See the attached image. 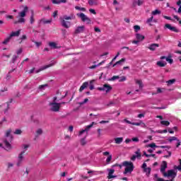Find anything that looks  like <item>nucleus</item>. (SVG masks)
Returning <instances> with one entry per match:
<instances>
[{"mask_svg": "<svg viewBox=\"0 0 181 181\" xmlns=\"http://www.w3.org/2000/svg\"><path fill=\"white\" fill-rule=\"evenodd\" d=\"M57 101V97L54 96L53 98L52 102L49 103V107L50 110L53 112H59L60 111V107H62V104H66V103H56Z\"/></svg>", "mask_w": 181, "mask_h": 181, "instance_id": "obj_1", "label": "nucleus"}, {"mask_svg": "<svg viewBox=\"0 0 181 181\" xmlns=\"http://www.w3.org/2000/svg\"><path fill=\"white\" fill-rule=\"evenodd\" d=\"M11 132H12L11 129L8 130L6 132V137L4 140V144L6 151H11V149L12 148V146L9 143V142H12V139H13L12 135H11Z\"/></svg>", "mask_w": 181, "mask_h": 181, "instance_id": "obj_2", "label": "nucleus"}, {"mask_svg": "<svg viewBox=\"0 0 181 181\" xmlns=\"http://www.w3.org/2000/svg\"><path fill=\"white\" fill-rule=\"evenodd\" d=\"M122 166L125 168L123 173L124 175H128V173L131 175V173L134 172V169H135V166H134V163L132 161H124L122 163Z\"/></svg>", "mask_w": 181, "mask_h": 181, "instance_id": "obj_3", "label": "nucleus"}, {"mask_svg": "<svg viewBox=\"0 0 181 181\" xmlns=\"http://www.w3.org/2000/svg\"><path fill=\"white\" fill-rule=\"evenodd\" d=\"M59 19L61 21L62 26L65 28V29H69V28L71 26V23L66 21H71V19H73V16H64L63 17H60Z\"/></svg>", "mask_w": 181, "mask_h": 181, "instance_id": "obj_4", "label": "nucleus"}, {"mask_svg": "<svg viewBox=\"0 0 181 181\" xmlns=\"http://www.w3.org/2000/svg\"><path fill=\"white\" fill-rule=\"evenodd\" d=\"M29 11V8L28 6H24V8L22 11L18 13V18H20L18 21H14V24L16 25L18 23H25V16H26V13Z\"/></svg>", "mask_w": 181, "mask_h": 181, "instance_id": "obj_5", "label": "nucleus"}, {"mask_svg": "<svg viewBox=\"0 0 181 181\" xmlns=\"http://www.w3.org/2000/svg\"><path fill=\"white\" fill-rule=\"evenodd\" d=\"M76 16L80 18L82 22H86V23H87L88 25L91 23V19H90V18L86 16V14H84L83 13H77Z\"/></svg>", "mask_w": 181, "mask_h": 181, "instance_id": "obj_6", "label": "nucleus"}, {"mask_svg": "<svg viewBox=\"0 0 181 181\" xmlns=\"http://www.w3.org/2000/svg\"><path fill=\"white\" fill-rule=\"evenodd\" d=\"M134 155H133L130 160L134 162L136 159H141V157L142 156V154L141 153V149L137 148V150L134 152Z\"/></svg>", "mask_w": 181, "mask_h": 181, "instance_id": "obj_7", "label": "nucleus"}, {"mask_svg": "<svg viewBox=\"0 0 181 181\" xmlns=\"http://www.w3.org/2000/svg\"><path fill=\"white\" fill-rule=\"evenodd\" d=\"M163 175L165 177H172V179H175L176 177V172H175V170H170Z\"/></svg>", "mask_w": 181, "mask_h": 181, "instance_id": "obj_8", "label": "nucleus"}, {"mask_svg": "<svg viewBox=\"0 0 181 181\" xmlns=\"http://www.w3.org/2000/svg\"><path fill=\"white\" fill-rule=\"evenodd\" d=\"M147 148H160L161 149H170V146H156L155 143L147 145Z\"/></svg>", "mask_w": 181, "mask_h": 181, "instance_id": "obj_9", "label": "nucleus"}, {"mask_svg": "<svg viewBox=\"0 0 181 181\" xmlns=\"http://www.w3.org/2000/svg\"><path fill=\"white\" fill-rule=\"evenodd\" d=\"M25 154V151H22L19 155H18V162H17V166H21L22 163H23V160H25V157L23 155Z\"/></svg>", "mask_w": 181, "mask_h": 181, "instance_id": "obj_10", "label": "nucleus"}, {"mask_svg": "<svg viewBox=\"0 0 181 181\" xmlns=\"http://www.w3.org/2000/svg\"><path fill=\"white\" fill-rule=\"evenodd\" d=\"M98 90H100V91H105L106 93H108V91L112 90V87L108 84H105L103 87L98 88Z\"/></svg>", "mask_w": 181, "mask_h": 181, "instance_id": "obj_11", "label": "nucleus"}, {"mask_svg": "<svg viewBox=\"0 0 181 181\" xmlns=\"http://www.w3.org/2000/svg\"><path fill=\"white\" fill-rule=\"evenodd\" d=\"M168 168V163L166 161H163L160 165V172L163 175L166 173V168Z\"/></svg>", "mask_w": 181, "mask_h": 181, "instance_id": "obj_12", "label": "nucleus"}, {"mask_svg": "<svg viewBox=\"0 0 181 181\" xmlns=\"http://www.w3.org/2000/svg\"><path fill=\"white\" fill-rule=\"evenodd\" d=\"M165 28H167V29H169L172 32H175V33H179V32H180L179 29L176 28V27L172 26L170 24H165Z\"/></svg>", "mask_w": 181, "mask_h": 181, "instance_id": "obj_13", "label": "nucleus"}, {"mask_svg": "<svg viewBox=\"0 0 181 181\" xmlns=\"http://www.w3.org/2000/svg\"><path fill=\"white\" fill-rule=\"evenodd\" d=\"M93 125H95V123L94 122H93L90 124L86 126L85 129H82L81 132H79V135H83L84 132H88V129H90V128H93Z\"/></svg>", "mask_w": 181, "mask_h": 181, "instance_id": "obj_14", "label": "nucleus"}, {"mask_svg": "<svg viewBox=\"0 0 181 181\" xmlns=\"http://www.w3.org/2000/svg\"><path fill=\"white\" fill-rule=\"evenodd\" d=\"M52 66H54V63H52L41 67L40 69L36 70L35 73H40V71H43V70H46V69H49V67H52Z\"/></svg>", "mask_w": 181, "mask_h": 181, "instance_id": "obj_15", "label": "nucleus"}, {"mask_svg": "<svg viewBox=\"0 0 181 181\" xmlns=\"http://www.w3.org/2000/svg\"><path fill=\"white\" fill-rule=\"evenodd\" d=\"M157 47H159V44L153 43V44H151L148 47V49H149V50H151V52H155Z\"/></svg>", "mask_w": 181, "mask_h": 181, "instance_id": "obj_16", "label": "nucleus"}, {"mask_svg": "<svg viewBox=\"0 0 181 181\" xmlns=\"http://www.w3.org/2000/svg\"><path fill=\"white\" fill-rule=\"evenodd\" d=\"M132 125H136V127H141L142 128H146V124L140 120V122H132Z\"/></svg>", "mask_w": 181, "mask_h": 181, "instance_id": "obj_17", "label": "nucleus"}, {"mask_svg": "<svg viewBox=\"0 0 181 181\" xmlns=\"http://www.w3.org/2000/svg\"><path fill=\"white\" fill-rule=\"evenodd\" d=\"M21 35V30H18L16 32H11V33L10 34V37L12 39V37H18Z\"/></svg>", "mask_w": 181, "mask_h": 181, "instance_id": "obj_18", "label": "nucleus"}, {"mask_svg": "<svg viewBox=\"0 0 181 181\" xmlns=\"http://www.w3.org/2000/svg\"><path fill=\"white\" fill-rule=\"evenodd\" d=\"M136 39L137 40H139V42H142V40H144L145 39V36H144L143 35H141L139 33H136Z\"/></svg>", "mask_w": 181, "mask_h": 181, "instance_id": "obj_19", "label": "nucleus"}, {"mask_svg": "<svg viewBox=\"0 0 181 181\" xmlns=\"http://www.w3.org/2000/svg\"><path fill=\"white\" fill-rule=\"evenodd\" d=\"M166 60V62H168V63H170V64H172V63H173V59L170 58V57H166L165 56L160 57V60H163L165 59Z\"/></svg>", "mask_w": 181, "mask_h": 181, "instance_id": "obj_20", "label": "nucleus"}, {"mask_svg": "<svg viewBox=\"0 0 181 181\" xmlns=\"http://www.w3.org/2000/svg\"><path fill=\"white\" fill-rule=\"evenodd\" d=\"M66 2H67V0H52V4H56L57 5L66 4Z\"/></svg>", "mask_w": 181, "mask_h": 181, "instance_id": "obj_21", "label": "nucleus"}, {"mask_svg": "<svg viewBox=\"0 0 181 181\" xmlns=\"http://www.w3.org/2000/svg\"><path fill=\"white\" fill-rule=\"evenodd\" d=\"M84 32V26H79L75 30V33H81Z\"/></svg>", "mask_w": 181, "mask_h": 181, "instance_id": "obj_22", "label": "nucleus"}, {"mask_svg": "<svg viewBox=\"0 0 181 181\" xmlns=\"http://www.w3.org/2000/svg\"><path fill=\"white\" fill-rule=\"evenodd\" d=\"M49 46L51 47V49H58L59 47H57V43L54 42H49Z\"/></svg>", "mask_w": 181, "mask_h": 181, "instance_id": "obj_23", "label": "nucleus"}, {"mask_svg": "<svg viewBox=\"0 0 181 181\" xmlns=\"http://www.w3.org/2000/svg\"><path fill=\"white\" fill-rule=\"evenodd\" d=\"M166 64H167V63L163 61L157 62V66H158V67H165V66H166Z\"/></svg>", "mask_w": 181, "mask_h": 181, "instance_id": "obj_24", "label": "nucleus"}, {"mask_svg": "<svg viewBox=\"0 0 181 181\" xmlns=\"http://www.w3.org/2000/svg\"><path fill=\"white\" fill-rule=\"evenodd\" d=\"M154 181H170V180H163V178H160L158 176V174H155L154 175V178H153Z\"/></svg>", "mask_w": 181, "mask_h": 181, "instance_id": "obj_25", "label": "nucleus"}, {"mask_svg": "<svg viewBox=\"0 0 181 181\" xmlns=\"http://www.w3.org/2000/svg\"><path fill=\"white\" fill-rule=\"evenodd\" d=\"M31 16L30 17V23L33 25V23H35V14L33 13V11H31Z\"/></svg>", "mask_w": 181, "mask_h": 181, "instance_id": "obj_26", "label": "nucleus"}, {"mask_svg": "<svg viewBox=\"0 0 181 181\" xmlns=\"http://www.w3.org/2000/svg\"><path fill=\"white\" fill-rule=\"evenodd\" d=\"M122 141H124V138L122 137H117L115 139V142L117 144H122Z\"/></svg>", "mask_w": 181, "mask_h": 181, "instance_id": "obj_27", "label": "nucleus"}, {"mask_svg": "<svg viewBox=\"0 0 181 181\" xmlns=\"http://www.w3.org/2000/svg\"><path fill=\"white\" fill-rule=\"evenodd\" d=\"M88 86V82L83 83L81 86L79 91H83V90H84L85 88H87Z\"/></svg>", "mask_w": 181, "mask_h": 181, "instance_id": "obj_28", "label": "nucleus"}, {"mask_svg": "<svg viewBox=\"0 0 181 181\" xmlns=\"http://www.w3.org/2000/svg\"><path fill=\"white\" fill-rule=\"evenodd\" d=\"M153 21V16H151V18L147 19L146 23H148L149 26H153V24H152Z\"/></svg>", "mask_w": 181, "mask_h": 181, "instance_id": "obj_29", "label": "nucleus"}, {"mask_svg": "<svg viewBox=\"0 0 181 181\" xmlns=\"http://www.w3.org/2000/svg\"><path fill=\"white\" fill-rule=\"evenodd\" d=\"M43 134V130L42 129H38L36 131L35 136L37 138V136H40V135H42Z\"/></svg>", "mask_w": 181, "mask_h": 181, "instance_id": "obj_30", "label": "nucleus"}, {"mask_svg": "<svg viewBox=\"0 0 181 181\" xmlns=\"http://www.w3.org/2000/svg\"><path fill=\"white\" fill-rule=\"evenodd\" d=\"M152 170V169L151 168H145L144 170V171L145 172L146 176H149L151 175V171Z\"/></svg>", "mask_w": 181, "mask_h": 181, "instance_id": "obj_31", "label": "nucleus"}, {"mask_svg": "<svg viewBox=\"0 0 181 181\" xmlns=\"http://www.w3.org/2000/svg\"><path fill=\"white\" fill-rule=\"evenodd\" d=\"M160 124L165 125V127H169V125H170V122H169V121L163 120L160 122Z\"/></svg>", "mask_w": 181, "mask_h": 181, "instance_id": "obj_32", "label": "nucleus"}, {"mask_svg": "<svg viewBox=\"0 0 181 181\" xmlns=\"http://www.w3.org/2000/svg\"><path fill=\"white\" fill-rule=\"evenodd\" d=\"M11 37L8 36L7 38H6L3 42L2 44L3 45H8V43H9V42H11Z\"/></svg>", "mask_w": 181, "mask_h": 181, "instance_id": "obj_33", "label": "nucleus"}, {"mask_svg": "<svg viewBox=\"0 0 181 181\" xmlns=\"http://www.w3.org/2000/svg\"><path fill=\"white\" fill-rule=\"evenodd\" d=\"M151 15H153V16L156 15H160V11L156 9L155 11L151 12Z\"/></svg>", "mask_w": 181, "mask_h": 181, "instance_id": "obj_34", "label": "nucleus"}, {"mask_svg": "<svg viewBox=\"0 0 181 181\" xmlns=\"http://www.w3.org/2000/svg\"><path fill=\"white\" fill-rule=\"evenodd\" d=\"M174 83H176V79H170L167 81L168 86H172V84H174Z\"/></svg>", "mask_w": 181, "mask_h": 181, "instance_id": "obj_35", "label": "nucleus"}, {"mask_svg": "<svg viewBox=\"0 0 181 181\" xmlns=\"http://www.w3.org/2000/svg\"><path fill=\"white\" fill-rule=\"evenodd\" d=\"M124 62H125V58H122L119 61L117 62L115 64H113V67H115L117 64H121V63H124Z\"/></svg>", "mask_w": 181, "mask_h": 181, "instance_id": "obj_36", "label": "nucleus"}, {"mask_svg": "<svg viewBox=\"0 0 181 181\" xmlns=\"http://www.w3.org/2000/svg\"><path fill=\"white\" fill-rule=\"evenodd\" d=\"M136 84L139 85V88H142V87H144V85L142 84V81L141 80H136Z\"/></svg>", "mask_w": 181, "mask_h": 181, "instance_id": "obj_37", "label": "nucleus"}, {"mask_svg": "<svg viewBox=\"0 0 181 181\" xmlns=\"http://www.w3.org/2000/svg\"><path fill=\"white\" fill-rule=\"evenodd\" d=\"M75 9H76L77 11H82L83 12H86V8L84 7H80V6H76Z\"/></svg>", "mask_w": 181, "mask_h": 181, "instance_id": "obj_38", "label": "nucleus"}, {"mask_svg": "<svg viewBox=\"0 0 181 181\" xmlns=\"http://www.w3.org/2000/svg\"><path fill=\"white\" fill-rule=\"evenodd\" d=\"M173 141H177V137L170 136L168 138V142H173Z\"/></svg>", "mask_w": 181, "mask_h": 181, "instance_id": "obj_39", "label": "nucleus"}, {"mask_svg": "<svg viewBox=\"0 0 181 181\" xmlns=\"http://www.w3.org/2000/svg\"><path fill=\"white\" fill-rule=\"evenodd\" d=\"M42 23H43L44 25H46L47 23H52V20H45V19H42L41 20Z\"/></svg>", "mask_w": 181, "mask_h": 181, "instance_id": "obj_40", "label": "nucleus"}, {"mask_svg": "<svg viewBox=\"0 0 181 181\" xmlns=\"http://www.w3.org/2000/svg\"><path fill=\"white\" fill-rule=\"evenodd\" d=\"M14 134L16 135H21V134H22V130L18 129H16V131L14 132Z\"/></svg>", "mask_w": 181, "mask_h": 181, "instance_id": "obj_41", "label": "nucleus"}, {"mask_svg": "<svg viewBox=\"0 0 181 181\" xmlns=\"http://www.w3.org/2000/svg\"><path fill=\"white\" fill-rule=\"evenodd\" d=\"M112 159V155H109V156L106 159L107 163H110L111 162Z\"/></svg>", "mask_w": 181, "mask_h": 181, "instance_id": "obj_42", "label": "nucleus"}, {"mask_svg": "<svg viewBox=\"0 0 181 181\" xmlns=\"http://www.w3.org/2000/svg\"><path fill=\"white\" fill-rule=\"evenodd\" d=\"M134 29L135 32H138V31L141 30V27L139 25H134Z\"/></svg>", "mask_w": 181, "mask_h": 181, "instance_id": "obj_43", "label": "nucleus"}, {"mask_svg": "<svg viewBox=\"0 0 181 181\" xmlns=\"http://www.w3.org/2000/svg\"><path fill=\"white\" fill-rule=\"evenodd\" d=\"M18 57L17 55H13L12 60H11L12 63H15L16 62V60H18Z\"/></svg>", "mask_w": 181, "mask_h": 181, "instance_id": "obj_44", "label": "nucleus"}, {"mask_svg": "<svg viewBox=\"0 0 181 181\" xmlns=\"http://www.w3.org/2000/svg\"><path fill=\"white\" fill-rule=\"evenodd\" d=\"M86 144H87V141H86V137H85L81 140V145L84 146L86 145Z\"/></svg>", "mask_w": 181, "mask_h": 181, "instance_id": "obj_45", "label": "nucleus"}, {"mask_svg": "<svg viewBox=\"0 0 181 181\" xmlns=\"http://www.w3.org/2000/svg\"><path fill=\"white\" fill-rule=\"evenodd\" d=\"M97 67H98V64L92 65L89 66L88 69H90V70H93L94 69H97Z\"/></svg>", "mask_w": 181, "mask_h": 181, "instance_id": "obj_46", "label": "nucleus"}, {"mask_svg": "<svg viewBox=\"0 0 181 181\" xmlns=\"http://www.w3.org/2000/svg\"><path fill=\"white\" fill-rule=\"evenodd\" d=\"M33 42H34L37 47H40V46H42V42H36V41H33Z\"/></svg>", "mask_w": 181, "mask_h": 181, "instance_id": "obj_47", "label": "nucleus"}, {"mask_svg": "<svg viewBox=\"0 0 181 181\" xmlns=\"http://www.w3.org/2000/svg\"><path fill=\"white\" fill-rule=\"evenodd\" d=\"M115 177H117V176L112 175V174H108V175H107V179H114Z\"/></svg>", "mask_w": 181, "mask_h": 181, "instance_id": "obj_48", "label": "nucleus"}, {"mask_svg": "<svg viewBox=\"0 0 181 181\" xmlns=\"http://www.w3.org/2000/svg\"><path fill=\"white\" fill-rule=\"evenodd\" d=\"M118 78H119V76H112V78H111V81H115V80H118Z\"/></svg>", "mask_w": 181, "mask_h": 181, "instance_id": "obj_49", "label": "nucleus"}, {"mask_svg": "<svg viewBox=\"0 0 181 181\" xmlns=\"http://www.w3.org/2000/svg\"><path fill=\"white\" fill-rule=\"evenodd\" d=\"M108 170V175H114V172H115V170L114 169H109Z\"/></svg>", "mask_w": 181, "mask_h": 181, "instance_id": "obj_50", "label": "nucleus"}, {"mask_svg": "<svg viewBox=\"0 0 181 181\" xmlns=\"http://www.w3.org/2000/svg\"><path fill=\"white\" fill-rule=\"evenodd\" d=\"M119 78V82L125 81V80H127V77H125V76H122V77H120Z\"/></svg>", "mask_w": 181, "mask_h": 181, "instance_id": "obj_51", "label": "nucleus"}, {"mask_svg": "<svg viewBox=\"0 0 181 181\" xmlns=\"http://www.w3.org/2000/svg\"><path fill=\"white\" fill-rule=\"evenodd\" d=\"M89 12L90 13H93V15H97V12H95V10L93 9V8H90L89 9Z\"/></svg>", "mask_w": 181, "mask_h": 181, "instance_id": "obj_52", "label": "nucleus"}, {"mask_svg": "<svg viewBox=\"0 0 181 181\" xmlns=\"http://www.w3.org/2000/svg\"><path fill=\"white\" fill-rule=\"evenodd\" d=\"M143 4H144L143 0H138V1H137L138 6H141V5H143Z\"/></svg>", "mask_w": 181, "mask_h": 181, "instance_id": "obj_53", "label": "nucleus"}, {"mask_svg": "<svg viewBox=\"0 0 181 181\" xmlns=\"http://www.w3.org/2000/svg\"><path fill=\"white\" fill-rule=\"evenodd\" d=\"M132 141H133V142H139V139H138V137H134L132 139Z\"/></svg>", "mask_w": 181, "mask_h": 181, "instance_id": "obj_54", "label": "nucleus"}, {"mask_svg": "<svg viewBox=\"0 0 181 181\" xmlns=\"http://www.w3.org/2000/svg\"><path fill=\"white\" fill-rule=\"evenodd\" d=\"M22 52H23V49L22 48H19L17 50L16 53H17V54H21L22 53Z\"/></svg>", "mask_w": 181, "mask_h": 181, "instance_id": "obj_55", "label": "nucleus"}, {"mask_svg": "<svg viewBox=\"0 0 181 181\" xmlns=\"http://www.w3.org/2000/svg\"><path fill=\"white\" fill-rule=\"evenodd\" d=\"M45 87H47V84L45 85H40L39 86L40 90H43V88H45Z\"/></svg>", "mask_w": 181, "mask_h": 181, "instance_id": "obj_56", "label": "nucleus"}, {"mask_svg": "<svg viewBox=\"0 0 181 181\" xmlns=\"http://www.w3.org/2000/svg\"><path fill=\"white\" fill-rule=\"evenodd\" d=\"M163 18H164V19H167L168 21H172V18L167 16H163Z\"/></svg>", "mask_w": 181, "mask_h": 181, "instance_id": "obj_57", "label": "nucleus"}, {"mask_svg": "<svg viewBox=\"0 0 181 181\" xmlns=\"http://www.w3.org/2000/svg\"><path fill=\"white\" fill-rule=\"evenodd\" d=\"M177 145H176V147L177 148H179V146H180V144H181V142H180V140L177 139Z\"/></svg>", "mask_w": 181, "mask_h": 181, "instance_id": "obj_58", "label": "nucleus"}, {"mask_svg": "<svg viewBox=\"0 0 181 181\" xmlns=\"http://www.w3.org/2000/svg\"><path fill=\"white\" fill-rule=\"evenodd\" d=\"M28 39V37H26V35H23L21 37V40H26Z\"/></svg>", "mask_w": 181, "mask_h": 181, "instance_id": "obj_59", "label": "nucleus"}, {"mask_svg": "<svg viewBox=\"0 0 181 181\" xmlns=\"http://www.w3.org/2000/svg\"><path fill=\"white\" fill-rule=\"evenodd\" d=\"M89 88H90V90H94V85H93V83H91V82H90Z\"/></svg>", "mask_w": 181, "mask_h": 181, "instance_id": "obj_60", "label": "nucleus"}, {"mask_svg": "<svg viewBox=\"0 0 181 181\" xmlns=\"http://www.w3.org/2000/svg\"><path fill=\"white\" fill-rule=\"evenodd\" d=\"M141 168H142V169H144H144H146V168H146V163H144L143 165H142V166H141Z\"/></svg>", "mask_w": 181, "mask_h": 181, "instance_id": "obj_61", "label": "nucleus"}, {"mask_svg": "<svg viewBox=\"0 0 181 181\" xmlns=\"http://www.w3.org/2000/svg\"><path fill=\"white\" fill-rule=\"evenodd\" d=\"M137 117H138V118H144V117H145V115H144V114H139Z\"/></svg>", "mask_w": 181, "mask_h": 181, "instance_id": "obj_62", "label": "nucleus"}, {"mask_svg": "<svg viewBox=\"0 0 181 181\" xmlns=\"http://www.w3.org/2000/svg\"><path fill=\"white\" fill-rule=\"evenodd\" d=\"M160 93H162V88H158V89H157V94H160Z\"/></svg>", "mask_w": 181, "mask_h": 181, "instance_id": "obj_63", "label": "nucleus"}, {"mask_svg": "<svg viewBox=\"0 0 181 181\" xmlns=\"http://www.w3.org/2000/svg\"><path fill=\"white\" fill-rule=\"evenodd\" d=\"M57 11H54V13H53V17L54 18H56V16H57Z\"/></svg>", "mask_w": 181, "mask_h": 181, "instance_id": "obj_64", "label": "nucleus"}]
</instances>
